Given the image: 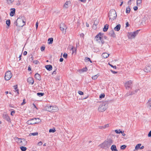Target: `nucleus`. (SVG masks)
Segmentation results:
<instances>
[{
	"mask_svg": "<svg viewBox=\"0 0 151 151\" xmlns=\"http://www.w3.org/2000/svg\"><path fill=\"white\" fill-rule=\"evenodd\" d=\"M113 141L111 139H109L105 141L104 142L99 145V146L104 149H108L113 143Z\"/></svg>",
	"mask_w": 151,
	"mask_h": 151,
	"instance_id": "1",
	"label": "nucleus"
},
{
	"mask_svg": "<svg viewBox=\"0 0 151 151\" xmlns=\"http://www.w3.org/2000/svg\"><path fill=\"white\" fill-rule=\"evenodd\" d=\"M108 104V101H103L99 106L98 111L101 112L105 111L107 108Z\"/></svg>",
	"mask_w": 151,
	"mask_h": 151,
	"instance_id": "2",
	"label": "nucleus"
},
{
	"mask_svg": "<svg viewBox=\"0 0 151 151\" xmlns=\"http://www.w3.org/2000/svg\"><path fill=\"white\" fill-rule=\"evenodd\" d=\"M16 25L18 27H22L25 24V22H24L22 17L20 16L16 20L15 22Z\"/></svg>",
	"mask_w": 151,
	"mask_h": 151,
	"instance_id": "3",
	"label": "nucleus"
},
{
	"mask_svg": "<svg viewBox=\"0 0 151 151\" xmlns=\"http://www.w3.org/2000/svg\"><path fill=\"white\" fill-rule=\"evenodd\" d=\"M116 12L115 10L112 9L109 11V20H111V21L116 19Z\"/></svg>",
	"mask_w": 151,
	"mask_h": 151,
	"instance_id": "4",
	"label": "nucleus"
},
{
	"mask_svg": "<svg viewBox=\"0 0 151 151\" xmlns=\"http://www.w3.org/2000/svg\"><path fill=\"white\" fill-rule=\"evenodd\" d=\"M41 120L38 118L32 119L27 122V123L29 124H33L40 122Z\"/></svg>",
	"mask_w": 151,
	"mask_h": 151,
	"instance_id": "5",
	"label": "nucleus"
},
{
	"mask_svg": "<svg viewBox=\"0 0 151 151\" xmlns=\"http://www.w3.org/2000/svg\"><path fill=\"white\" fill-rule=\"evenodd\" d=\"M139 30H137L133 32H129L128 34V37L129 38L132 39L134 38L138 34Z\"/></svg>",
	"mask_w": 151,
	"mask_h": 151,
	"instance_id": "6",
	"label": "nucleus"
},
{
	"mask_svg": "<svg viewBox=\"0 0 151 151\" xmlns=\"http://www.w3.org/2000/svg\"><path fill=\"white\" fill-rule=\"evenodd\" d=\"M103 35L101 33H99L95 37V39L96 40L99 42H101L102 44L104 43V42L102 40Z\"/></svg>",
	"mask_w": 151,
	"mask_h": 151,
	"instance_id": "7",
	"label": "nucleus"
},
{
	"mask_svg": "<svg viewBox=\"0 0 151 151\" xmlns=\"http://www.w3.org/2000/svg\"><path fill=\"white\" fill-rule=\"evenodd\" d=\"M18 139L17 142L20 145L24 146L27 144V142L24 139H19L17 138Z\"/></svg>",
	"mask_w": 151,
	"mask_h": 151,
	"instance_id": "8",
	"label": "nucleus"
},
{
	"mask_svg": "<svg viewBox=\"0 0 151 151\" xmlns=\"http://www.w3.org/2000/svg\"><path fill=\"white\" fill-rule=\"evenodd\" d=\"M12 76V74L10 71H7L5 74V79L6 81L9 80Z\"/></svg>",
	"mask_w": 151,
	"mask_h": 151,
	"instance_id": "9",
	"label": "nucleus"
},
{
	"mask_svg": "<svg viewBox=\"0 0 151 151\" xmlns=\"http://www.w3.org/2000/svg\"><path fill=\"white\" fill-rule=\"evenodd\" d=\"M132 81V80H129L126 82L125 85L126 88L127 90L131 89Z\"/></svg>",
	"mask_w": 151,
	"mask_h": 151,
	"instance_id": "10",
	"label": "nucleus"
},
{
	"mask_svg": "<svg viewBox=\"0 0 151 151\" xmlns=\"http://www.w3.org/2000/svg\"><path fill=\"white\" fill-rule=\"evenodd\" d=\"M60 28L63 33L65 34L66 32L67 27L64 23H62L60 24Z\"/></svg>",
	"mask_w": 151,
	"mask_h": 151,
	"instance_id": "11",
	"label": "nucleus"
},
{
	"mask_svg": "<svg viewBox=\"0 0 151 151\" xmlns=\"http://www.w3.org/2000/svg\"><path fill=\"white\" fill-rule=\"evenodd\" d=\"M144 71L147 73L151 72V65H147L143 69Z\"/></svg>",
	"mask_w": 151,
	"mask_h": 151,
	"instance_id": "12",
	"label": "nucleus"
},
{
	"mask_svg": "<svg viewBox=\"0 0 151 151\" xmlns=\"http://www.w3.org/2000/svg\"><path fill=\"white\" fill-rule=\"evenodd\" d=\"M45 110L48 111H52L53 112V106H47L44 107Z\"/></svg>",
	"mask_w": 151,
	"mask_h": 151,
	"instance_id": "13",
	"label": "nucleus"
},
{
	"mask_svg": "<svg viewBox=\"0 0 151 151\" xmlns=\"http://www.w3.org/2000/svg\"><path fill=\"white\" fill-rule=\"evenodd\" d=\"M4 119H6L7 121L9 122L10 120V119L8 114L6 113H4L3 116Z\"/></svg>",
	"mask_w": 151,
	"mask_h": 151,
	"instance_id": "14",
	"label": "nucleus"
},
{
	"mask_svg": "<svg viewBox=\"0 0 151 151\" xmlns=\"http://www.w3.org/2000/svg\"><path fill=\"white\" fill-rule=\"evenodd\" d=\"M10 10L11 12L10 13V15L11 17H12L15 14V9L14 8H11Z\"/></svg>",
	"mask_w": 151,
	"mask_h": 151,
	"instance_id": "15",
	"label": "nucleus"
},
{
	"mask_svg": "<svg viewBox=\"0 0 151 151\" xmlns=\"http://www.w3.org/2000/svg\"><path fill=\"white\" fill-rule=\"evenodd\" d=\"M27 82L29 83H31L32 85L34 82L33 79L32 77H29L27 79Z\"/></svg>",
	"mask_w": 151,
	"mask_h": 151,
	"instance_id": "16",
	"label": "nucleus"
},
{
	"mask_svg": "<svg viewBox=\"0 0 151 151\" xmlns=\"http://www.w3.org/2000/svg\"><path fill=\"white\" fill-rule=\"evenodd\" d=\"M35 78L37 80L40 81L41 79V76L38 73H36L35 75Z\"/></svg>",
	"mask_w": 151,
	"mask_h": 151,
	"instance_id": "17",
	"label": "nucleus"
},
{
	"mask_svg": "<svg viewBox=\"0 0 151 151\" xmlns=\"http://www.w3.org/2000/svg\"><path fill=\"white\" fill-rule=\"evenodd\" d=\"M146 105L147 108L151 109V99H150L149 100Z\"/></svg>",
	"mask_w": 151,
	"mask_h": 151,
	"instance_id": "18",
	"label": "nucleus"
},
{
	"mask_svg": "<svg viewBox=\"0 0 151 151\" xmlns=\"http://www.w3.org/2000/svg\"><path fill=\"white\" fill-rule=\"evenodd\" d=\"M46 68L49 71H50L52 70V67L51 65H47L45 66Z\"/></svg>",
	"mask_w": 151,
	"mask_h": 151,
	"instance_id": "19",
	"label": "nucleus"
},
{
	"mask_svg": "<svg viewBox=\"0 0 151 151\" xmlns=\"http://www.w3.org/2000/svg\"><path fill=\"white\" fill-rule=\"evenodd\" d=\"M109 35L112 37H115V34L114 33V30H111L109 33Z\"/></svg>",
	"mask_w": 151,
	"mask_h": 151,
	"instance_id": "20",
	"label": "nucleus"
},
{
	"mask_svg": "<svg viewBox=\"0 0 151 151\" xmlns=\"http://www.w3.org/2000/svg\"><path fill=\"white\" fill-rule=\"evenodd\" d=\"M120 27L121 25L120 24H118L114 28V30L115 31H118L120 30Z\"/></svg>",
	"mask_w": 151,
	"mask_h": 151,
	"instance_id": "21",
	"label": "nucleus"
},
{
	"mask_svg": "<svg viewBox=\"0 0 151 151\" xmlns=\"http://www.w3.org/2000/svg\"><path fill=\"white\" fill-rule=\"evenodd\" d=\"M111 149L112 151H118L116 149V146L115 145H113L111 146Z\"/></svg>",
	"mask_w": 151,
	"mask_h": 151,
	"instance_id": "22",
	"label": "nucleus"
},
{
	"mask_svg": "<svg viewBox=\"0 0 151 151\" xmlns=\"http://www.w3.org/2000/svg\"><path fill=\"white\" fill-rule=\"evenodd\" d=\"M147 20V18L146 17H144L142 19V21L141 22L142 24L144 25L146 24V21Z\"/></svg>",
	"mask_w": 151,
	"mask_h": 151,
	"instance_id": "23",
	"label": "nucleus"
},
{
	"mask_svg": "<svg viewBox=\"0 0 151 151\" xmlns=\"http://www.w3.org/2000/svg\"><path fill=\"white\" fill-rule=\"evenodd\" d=\"M109 127V124H106L102 126H99V128L100 129H104Z\"/></svg>",
	"mask_w": 151,
	"mask_h": 151,
	"instance_id": "24",
	"label": "nucleus"
},
{
	"mask_svg": "<svg viewBox=\"0 0 151 151\" xmlns=\"http://www.w3.org/2000/svg\"><path fill=\"white\" fill-rule=\"evenodd\" d=\"M109 54L106 52L104 53L102 55V57L104 58H107L109 56Z\"/></svg>",
	"mask_w": 151,
	"mask_h": 151,
	"instance_id": "25",
	"label": "nucleus"
},
{
	"mask_svg": "<svg viewBox=\"0 0 151 151\" xmlns=\"http://www.w3.org/2000/svg\"><path fill=\"white\" fill-rule=\"evenodd\" d=\"M109 26V25L107 24H106V25H105L103 29V31L105 32L107 31L108 29Z\"/></svg>",
	"mask_w": 151,
	"mask_h": 151,
	"instance_id": "26",
	"label": "nucleus"
},
{
	"mask_svg": "<svg viewBox=\"0 0 151 151\" xmlns=\"http://www.w3.org/2000/svg\"><path fill=\"white\" fill-rule=\"evenodd\" d=\"M87 68L86 67H85L84 68H83L82 69L80 70H79V72L80 73H81L83 72L86 71H87Z\"/></svg>",
	"mask_w": 151,
	"mask_h": 151,
	"instance_id": "27",
	"label": "nucleus"
},
{
	"mask_svg": "<svg viewBox=\"0 0 151 151\" xmlns=\"http://www.w3.org/2000/svg\"><path fill=\"white\" fill-rule=\"evenodd\" d=\"M70 4V1H67L65 3L63 6L66 8H67L68 7V4Z\"/></svg>",
	"mask_w": 151,
	"mask_h": 151,
	"instance_id": "28",
	"label": "nucleus"
},
{
	"mask_svg": "<svg viewBox=\"0 0 151 151\" xmlns=\"http://www.w3.org/2000/svg\"><path fill=\"white\" fill-rule=\"evenodd\" d=\"M53 38H49L48 40V44H51L52 43L53 41Z\"/></svg>",
	"mask_w": 151,
	"mask_h": 151,
	"instance_id": "29",
	"label": "nucleus"
},
{
	"mask_svg": "<svg viewBox=\"0 0 151 151\" xmlns=\"http://www.w3.org/2000/svg\"><path fill=\"white\" fill-rule=\"evenodd\" d=\"M14 88L15 90L14 91H15V92L17 91V93L18 94H19V90L17 88V85H16L14 86Z\"/></svg>",
	"mask_w": 151,
	"mask_h": 151,
	"instance_id": "30",
	"label": "nucleus"
},
{
	"mask_svg": "<svg viewBox=\"0 0 151 151\" xmlns=\"http://www.w3.org/2000/svg\"><path fill=\"white\" fill-rule=\"evenodd\" d=\"M126 13L127 14L129 13L130 11V8L129 6H127L126 9Z\"/></svg>",
	"mask_w": 151,
	"mask_h": 151,
	"instance_id": "31",
	"label": "nucleus"
},
{
	"mask_svg": "<svg viewBox=\"0 0 151 151\" xmlns=\"http://www.w3.org/2000/svg\"><path fill=\"white\" fill-rule=\"evenodd\" d=\"M98 22L97 21H95L93 25V29H96V26L98 24Z\"/></svg>",
	"mask_w": 151,
	"mask_h": 151,
	"instance_id": "32",
	"label": "nucleus"
},
{
	"mask_svg": "<svg viewBox=\"0 0 151 151\" xmlns=\"http://www.w3.org/2000/svg\"><path fill=\"white\" fill-rule=\"evenodd\" d=\"M53 112L57 111L58 110V109L57 107L56 106H53Z\"/></svg>",
	"mask_w": 151,
	"mask_h": 151,
	"instance_id": "33",
	"label": "nucleus"
},
{
	"mask_svg": "<svg viewBox=\"0 0 151 151\" xmlns=\"http://www.w3.org/2000/svg\"><path fill=\"white\" fill-rule=\"evenodd\" d=\"M56 131V130L55 128H53L52 129H50L49 130V132H52L54 133Z\"/></svg>",
	"mask_w": 151,
	"mask_h": 151,
	"instance_id": "34",
	"label": "nucleus"
},
{
	"mask_svg": "<svg viewBox=\"0 0 151 151\" xmlns=\"http://www.w3.org/2000/svg\"><path fill=\"white\" fill-rule=\"evenodd\" d=\"M141 145L140 144H139L137 145L135 147V149L136 150H138L139 148H140V147L141 146Z\"/></svg>",
	"mask_w": 151,
	"mask_h": 151,
	"instance_id": "35",
	"label": "nucleus"
},
{
	"mask_svg": "<svg viewBox=\"0 0 151 151\" xmlns=\"http://www.w3.org/2000/svg\"><path fill=\"white\" fill-rule=\"evenodd\" d=\"M38 133L37 132L33 133H30L29 134V136H31L32 135V136H35V135H38Z\"/></svg>",
	"mask_w": 151,
	"mask_h": 151,
	"instance_id": "36",
	"label": "nucleus"
},
{
	"mask_svg": "<svg viewBox=\"0 0 151 151\" xmlns=\"http://www.w3.org/2000/svg\"><path fill=\"white\" fill-rule=\"evenodd\" d=\"M7 3L9 4H11L14 2V0H6Z\"/></svg>",
	"mask_w": 151,
	"mask_h": 151,
	"instance_id": "37",
	"label": "nucleus"
},
{
	"mask_svg": "<svg viewBox=\"0 0 151 151\" xmlns=\"http://www.w3.org/2000/svg\"><path fill=\"white\" fill-rule=\"evenodd\" d=\"M6 24L8 27H9L10 25V20L8 19L6 21Z\"/></svg>",
	"mask_w": 151,
	"mask_h": 151,
	"instance_id": "38",
	"label": "nucleus"
},
{
	"mask_svg": "<svg viewBox=\"0 0 151 151\" xmlns=\"http://www.w3.org/2000/svg\"><path fill=\"white\" fill-rule=\"evenodd\" d=\"M21 150L22 151H25L27 150V148L23 146H21L20 147Z\"/></svg>",
	"mask_w": 151,
	"mask_h": 151,
	"instance_id": "39",
	"label": "nucleus"
},
{
	"mask_svg": "<svg viewBox=\"0 0 151 151\" xmlns=\"http://www.w3.org/2000/svg\"><path fill=\"white\" fill-rule=\"evenodd\" d=\"M44 94V93H37V95L39 97H41L43 96Z\"/></svg>",
	"mask_w": 151,
	"mask_h": 151,
	"instance_id": "40",
	"label": "nucleus"
},
{
	"mask_svg": "<svg viewBox=\"0 0 151 151\" xmlns=\"http://www.w3.org/2000/svg\"><path fill=\"white\" fill-rule=\"evenodd\" d=\"M105 94L104 93L101 94L99 96V98L100 99H101L102 98H104L105 97Z\"/></svg>",
	"mask_w": 151,
	"mask_h": 151,
	"instance_id": "41",
	"label": "nucleus"
},
{
	"mask_svg": "<svg viewBox=\"0 0 151 151\" xmlns=\"http://www.w3.org/2000/svg\"><path fill=\"white\" fill-rule=\"evenodd\" d=\"M138 91H139V90L136 89V90H135V91H133V92H132L131 93V94H134L135 93H137Z\"/></svg>",
	"mask_w": 151,
	"mask_h": 151,
	"instance_id": "42",
	"label": "nucleus"
},
{
	"mask_svg": "<svg viewBox=\"0 0 151 151\" xmlns=\"http://www.w3.org/2000/svg\"><path fill=\"white\" fill-rule=\"evenodd\" d=\"M98 76L97 75H96L92 77V78L93 80H95L97 78Z\"/></svg>",
	"mask_w": 151,
	"mask_h": 151,
	"instance_id": "43",
	"label": "nucleus"
},
{
	"mask_svg": "<svg viewBox=\"0 0 151 151\" xmlns=\"http://www.w3.org/2000/svg\"><path fill=\"white\" fill-rule=\"evenodd\" d=\"M141 3L142 0H137V5H138V4H140Z\"/></svg>",
	"mask_w": 151,
	"mask_h": 151,
	"instance_id": "44",
	"label": "nucleus"
},
{
	"mask_svg": "<svg viewBox=\"0 0 151 151\" xmlns=\"http://www.w3.org/2000/svg\"><path fill=\"white\" fill-rule=\"evenodd\" d=\"M126 147V146L125 145H122L121 146V149L124 150Z\"/></svg>",
	"mask_w": 151,
	"mask_h": 151,
	"instance_id": "45",
	"label": "nucleus"
},
{
	"mask_svg": "<svg viewBox=\"0 0 151 151\" xmlns=\"http://www.w3.org/2000/svg\"><path fill=\"white\" fill-rule=\"evenodd\" d=\"M67 56H68V54L67 53H64L63 54V57L65 58H67Z\"/></svg>",
	"mask_w": 151,
	"mask_h": 151,
	"instance_id": "46",
	"label": "nucleus"
},
{
	"mask_svg": "<svg viewBox=\"0 0 151 151\" xmlns=\"http://www.w3.org/2000/svg\"><path fill=\"white\" fill-rule=\"evenodd\" d=\"M78 93L80 95H83V93L81 91H78Z\"/></svg>",
	"mask_w": 151,
	"mask_h": 151,
	"instance_id": "47",
	"label": "nucleus"
},
{
	"mask_svg": "<svg viewBox=\"0 0 151 151\" xmlns=\"http://www.w3.org/2000/svg\"><path fill=\"white\" fill-rule=\"evenodd\" d=\"M33 58H34L33 56L32 55H31V57L29 58V60L30 61H32V60H33Z\"/></svg>",
	"mask_w": 151,
	"mask_h": 151,
	"instance_id": "48",
	"label": "nucleus"
},
{
	"mask_svg": "<svg viewBox=\"0 0 151 151\" xmlns=\"http://www.w3.org/2000/svg\"><path fill=\"white\" fill-rule=\"evenodd\" d=\"M109 65H110L111 67H112L114 68V69H116V66H114L113 65H112L109 64Z\"/></svg>",
	"mask_w": 151,
	"mask_h": 151,
	"instance_id": "49",
	"label": "nucleus"
},
{
	"mask_svg": "<svg viewBox=\"0 0 151 151\" xmlns=\"http://www.w3.org/2000/svg\"><path fill=\"white\" fill-rule=\"evenodd\" d=\"M26 103V102H25V99H24L23 100V102L22 103H21V105H23L24 104H25Z\"/></svg>",
	"mask_w": 151,
	"mask_h": 151,
	"instance_id": "50",
	"label": "nucleus"
},
{
	"mask_svg": "<svg viewBox=\"0 0 151 151\" xmlns=\"http://www.w3.org/2000/svg\"><path fill=\"white\" fill-rule=\"evenodd\" d=\"M129 92V93H127V94H126L125 95V96H129V95H132L131 94V92Z\"/></svg>",
	"mask_w": 151,
	"mask_h": 151,
	"instance_id": "51",
	"label": "nucleus"
},
{
	"mask_svg": "<svg viewBox=\"0 0 151 151\" xmlns=\"http://www.w3.org/2000/svg\"><path fill=\"white\" fill-rule=\"evenodd\" d=\"M133 9L134 11H136L138 9V7L137 6H135L134 7Z\"/></svg>",
	"mask_w": 151,
	"mask_h": 151,
	"instance_id": "52",
	"label": "nucleus"
},
{
	"mask_svg": "<svg viewBox=\"0 0 151 151\" xmlns=\"http://www.w3.org/2000/svg\"><path fill=\"white\" fill-rule=\"evenodd\" d=\"M45 47H41V50L42 51H43L45 50Z\"/></svg>",
	"mask_w": 151,
	"mask_h": 151,
	"instance_id": "53",
	"label": "nucleus"
},
{
	"mask_svg": "<svg viewBox=\"0 0 151 151\" xmlns=\"http://www.w3.org/2000/svg\"><path fill=\"white\" fill-rule=\"evenodd\" d=\"M148 137H151V130L150 131V132H149L148 134Z\"/></svg>",
	"mask_w": 151,
	"mask_h": 151,
	"instance_id": "54",
	"label": "nucleus"
},
{
	"mask_svg": "<svg viewBox=\"0 0 151 151\" xmlns=\"http://www.w3.org/2000/svg\"><path fill=\"white\" fill-rule=\"evenodd\" d=\"M120 129H119V130H115V132H116V133L117 134H119V131H120Z\"/></svg>",
	"mask_w": 151,
	"mask_h": 151,
	"instance_id": "55",
	"label": "nucleus"
},
{
	"mask_svg": "<svg viewBox=\"0 0 151 151\" xmlns=\"http://www.w3.org/2000/svg\"><path fill=\"white\" fill-rule=\"evenodd\" d=\"M90 58H87V57H86L85 58V60H88V61H89V60H90Z\"/></svg>",
	"mask_w": 151,
	"mask_h": 151,
	"instance_id": "56",
	"label": "nucleus"
},
{
	"mask_svg": "<svg viewBox=\"0 0 151 151\" xmlns=\"http://www.w3.org/2000/svg\"><path fill=\"white\" fill-rule=\"evenodd\" d=\"M42 142H38V144L39 146H41L42 145Z\"/></svg>",
	"mask_w": 151,
	"mask_h": 151,
	"instance_id": "57",
	"label": "nucleus"
},
{
	"mask_svg": "<svg viewBox=\"0 0 151 151\" xmlns=\"http://www.w3.org/2000/svg\"><path fill=\"white\" fill-rule=\"evenodd\" d=\"M111 72H112L114 74L116 73H117V72H116L114 71H113V70H111Z\"/></svg>",
	"mask_w": 151,
	"mask_h": 151,
	"instance_id": "58",
	"label": "nucleus"
},
{
	"mask_svg": "<svg viewBox=\"0 0 151 151\" xmlns=\"http://www.w3.org/2000/svg\"><path fill=\"white\" fill-rule=\"evenodd\" d=\"M27 54V52L26 51H25L23 52V55H26Z\"/></svg>",
	"mask_w": 151,
	"mask_h": 151,
	"instance_id": "59",
	"label": "nucleus"
},
{
	"mask_svg": "<svg viewBox=\"0 0 151 151\" xmlns=\"http://www.w3.org/2000/svg\"><path fill=\"white\" fill-rule=\"evenodd\" d=\"M38 62V61L37 60H35L33 61V63H35L36 64H37Z\"/></svg>",
	"mask_w": 151,
	"mask_h": 151,
	"instance_id": "60",
	"label": "nucleus"
},
{
	"mask_svg": "<svg viewBox=\"0 0 151 151\" xmlns=\"http://www.w3.org/2000/svg\"><path fill=\"white\" fill-rule=\"evenodd\" d=\"M14 113H15V111H12L11 112V115L13 116V114H14Z\"/></svg>",
	"mask_w": 151,
	"mask_h": 151,
	"instance_id": "61",
	"label": "nucleus"
},
{
	"mask_svg": "<svg viewBox=\"0 0 151 151\" xmlns=\"http://www.w3.org/2000/svg\"><path fill=\"white\" fill-rule=\"evenodd\" d=\"M59 60H60V62H63V59L62 58H60V59Z\"/></svg>",
	"mask_w": 151,
	"mask_h": 151,
	"instance_id": "62",
	"label": "nucleus"
},
{
	"mask_svg": "<svg viewBox=\"0 0 151 151\" xmlns=\"http://www.w3.org/2000/svg\"><path fill=\"white\" fill-rule=\"evenodd\" d=\"M126 27H128L129 26V24L128 22H126Z\"/></svg>",
	"mask_w": 151,
	"mask_h": 151,
	"instance_id": "63",
	"label": "nucleus"
},
{
	"mask_svg": "<svg viewBox=\"0 0 151 151\" xmlns=\"http://www.w3.org/2000/svg\"><path fill=\"white\" fill-rule=\"evenodd\" d=\"M80 36L81 37H83L84 36V35L82 33V34H81V35H80Z\"/></svg>",
	"mask_w": 151,
	"mask_h": 151,
	"instance_id": "64",
	"label": "nucleus"
}]
</instances>
